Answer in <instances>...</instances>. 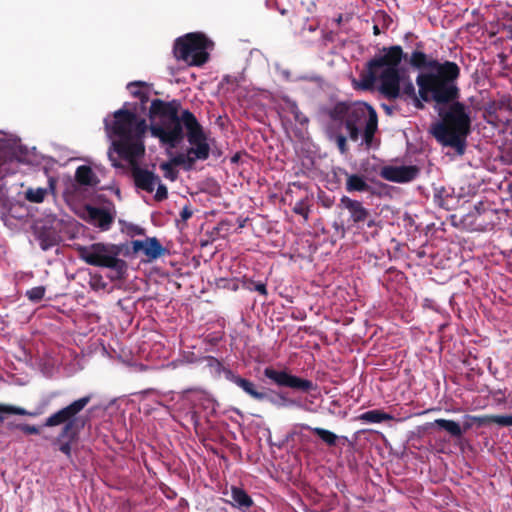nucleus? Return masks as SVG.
Masks as SVG:
<instances>
[{"label": "nucleus", "instance_id": "50", "mask_svg": "<svg viewBox=\"0 0 512 512\" xmlns=\"http://www.w3.org/2000/svg\"><path fill=\"white\" fill-rule=\"evenodd\" d=\"M469 428H470V425H469V424H467V425L465 426V430H466V429H469Z\"/></svg>", "mask_w": 512, "mask_h": 512}, {"label": "nucleus", "instance_id": "17", "mask_svg": "<svg viewBox=\"0 0 512 512\" xmlns=\"http://www.w3.org/2000/svg\"><path fill=\"white\" fill-rule=\"evenodd\" d=\"M82 216L87 222L103 231L108 230L113 222L112 215L106 209L93 206H86Z\"/></svg>", "mask_w": 512, "mask_h": 512}, {"label": "nucleus", "instance_id": "11", "mask_svg": "<svg viewBox=\"0 0 512 512\" xmlns=\"http://www.w3.org/2000/svg\"><path fill=\"white\" fill-rule=\"evenodd\" d=\"M263 374L267 379L280 387H288L303 392L315 389V385L312 381L292 375L286 370H276L272 367H266Z\"/></svg>", "mask_w": 512, "mask_h": 512}, {"label": "nucleus", "instance_id": "48", "mask_svg": "<svg viewBox=\"0 0 512 512\" xmlns=\"http://www.w3.org/2000/svg\"><path fill=\"white\" fill-rule=\"evenodd\" d=\"M383 108L388 112L391 113V109L389 106L383 105Z\"/></svg>", "mask_w": 512, "mask_h": 512}, {"label": "nucleus", "instance_id": "37", "mask_svg": "<svg viewBox=\"0 0 512 512\" xmlns=\"http://www.w3.org/2000/svg\"><path fill=\"white\" fill-rule=\"evenodd\" d=\"M446 193L445 188L441 187L440 189H437L434 195V201L437 203L440 207H443L445 209H449L447 201L444 200L443 194Z\"/></svg>", "mask_w": 512, "mask_h": 512}, {"label": "nucleus", "instance_id": "27", "mask_svg": "<svg viewBox=\"0 0 512 512\" xmlns=\"http://www.w3.org/2000/svg\"><path fill=\"white\" fill-rule=\"evenodd\" d=\"M41 411L38 412H29L21 407H16L12 405L0 404V421H3L8 415H27L31 417L37 416Z\"/></svg>", "mask_w": 512, "mask_h": 512}, {"label": "nucleus", "instance_id": "39", "mask_svg": "<svg viewBox=\"0 0 512 512\" xmlns=\"http://www.w3.org/2000/svg\"><path fill=\"white\" fill-rule=\"evenodd\" d=\"M19 430L28 435L39 434L40 429L35 425L20 424L17 426Z\"/></svg>", "mask_w": 512, "mask_h": 512}, {"label": "nucleus", "instance_id": "28", "mask_svg": "<svg viewBox=\"0 0 512 512\" xmlns=\"http://www.w3.org/2000/svg\"><path fill=\"white\" fill-rule=\"evenodd\" d=\"M48 192V188L30 187L25 191V199L32 203H42Z\"/></svg>", "mask_w": 512, "mask_h": 512}, {"label": "nucleus", "instance_id": "31", "mask_svg": "<svg viewBox=\"0 0 512 512\" xmlns=\"http://www.w3.org/2000/svg\"><path fill=\"white\" fill-rule=\"evenodd\" d=\"M46 293L45 286H36L31 289H28L25 293V296L33 303L40 302Z\"/></svg>", "mask_w": 512, "mask_h": 512}, {"label": "nucleus", "instance_id": "46", "mask_svg": "<svg viewBox=\"0 0 512 512\" xmlns=\"http://www.w3.org/2000/svg\"><path fill=\"white\" fill-rule=\"evenodd\" d=\"M131 230L133 231V233H135L137 235L144 234V230L141 227L137 226V225L131 226Z\"/></svg>", "mask_w": 512, "mask_h": 512}, {"label": "nucleus", "instance_id": "30", "mask_svg": "<svg viewBox=\"0 0 512 512\" xmlns=\"http://www.w3.org/2000/svg\"><path fill=\"white\" fill-rule=\"evenodd\" d=\"M267 400L276 407H291V406L302 407V404L300 402H298L294 399H290L282 393H278L275 397L268 395Z\"/></svg>", "mask_w": 512, "mask_h": 512}, {"label": "nucleus", "instance_id": "10", "mask_svg": "<svg viewBox=\"0 0 512 512\" xmlns=\"http://www.w3.org/2000/svg\"><path fill=\"white\" fill-rule=\"evenodd\" d=\"M27 153L18 137L0 130V179L13 173L17 162L26 161Z\"/></svg>", "mask_w": 512, "mask_h": 512}, {"label": "nucleus", "instance_id": "26", "mask_svg": "<svg viewBox=\"0 0 512 512\" xmlns=\"http://www.w3.org/2000/svg\"><path fill=\"white\" fill-rule=\"evenodd\" d=\"M432 425H437L440 428L446 430L452 437L460 438L463 435V429L460 424L453 420L447 419H436Z\"/></svg>", "mask_w": 512, "mask_h": 512}, {"label": "nucleus", "instance_id": "43", "mask_svg": "<svg viewBox=\"0 0 512 512\" xmlns=\"http://www.w3.org/2000/svg\"><path fill=\"white\" fill-rule=\"evenodd\" d=\"M161 169L164 170L166 173H165V176L167 178H170L171 180H174L175 179V176L170 172L171 170V165L169 163H163L161 164Z\"/></svg>", "mask_w": 512, "mask_h": 512}, {"label": "nucleus", "instance_id": "49", "mask_svg": "<svg viewBox=\"0 0 512 512\" xmlns=\"http://www.w3.org/2000/svg\"><path fill=\"white\" fill-rule=\"evenodd\" d=\"M466 418H470V419H473V420H480V418H478V417L469 416V415H467Z\"/></svg>", "mask_w": 512, "mask_h": 512}, {"label": "nucleus", "instance_id": "29", "mask_svg": "<svg viewBox=\"0 0 512 512\" xmlns=\"http://www.w3.org/2000/svg\"><path fill=\"white\" fill-rule=\"evenodd\" d=\"M204 361L206 363V367L209 369L210 374L215 377H219L221 374L225 376V371L229 370L228 368H225L222 363L213 356L205 357Z\"/></svg>", "mask_w": 512, "mask_h": 512}, {"label": "nucleus", "instance_id": "8", "mask_svg": "<svg viewBox=\"0 0 512 512\" xmlns=\"http://www.w3.org/2000/svg\"><path fill=\"white\" fill-rule=\"evenodd\" d=\"M213 42L202 33H188L174 44V55L190 66H201L207 62Z\"/></svg>", "mask_w": 512, "mask_h": 512}, {"label": "nucleus", "instance_id": "15", "mask_svg": "<svg viewBox=\"0 0 512 512\" xmlns=\"http://www.w3.org/2000/svg\"><path fill=\"white\" fill-rule=\"evenodd\" d=\"M338 208L347 210L349 220L354 224L364 223L369 216V210L366 209L360 201L351 199L348 196H342L340 198Z\"/></svg>", "mask_w": 512, "mask_h": 512}, {"label": "nucleus", "instance_id": "45", "mask_svg": "<svg viewBox=\"0 0 512 512\" xmlns=\"http://www.w3.org/2000/svg\"><path fill=\"white\" fill-rule=\"evenodd\" d=\"M367 227L372 228L377 226V222L375 219L370 218V215L368 216V219L365 221Z\"/></svg>", "mask_w": 512, "mask_h": 512}, {"label": "nucleus", "instance_id": "25", "mask_svg": "<svg viewBox=\"0 0 512 512\" xmlns=\"http://www.w3.org/2000/svg\"><path fill=\"white\" fill-rule=\"evenodd\" d=\"M369 185L364 177L358 174H347L346 190L348 192H366Z\"/></svg>", "mask_w": 512, "mask_h": 512}, {"label": "nucleus", "instance_id": "42", "mask_svg": "<svg viewBox=\"0 0 512 512\" xmlns=\"http://www.w3.org/2000/svg\"><path fill=\"white\" fill-rule=\"evenodd\" d=\"M255 291H257L258 293H260L261 295L263 296H266L267 295V289H266V285L263 283V282H257L255 283L254 285V288H253Z\"/></svg>", "mask_w": 512, "mask_h": 512}, {"label": "nucleus", "instance_id": "21", "mask_svg": "<svg viewBox=\"0 0 512 512\" xmlns=\"http://www.w3.org/2000/svg\"><path fill=\"white\" fill-rule=\"evenodd\" d=\"M302 429H305V430H310L312 431L314 434L318 435L319 438L328 446L332 447V446H336L337 445V441L338 440H344V441H347V437L346 436H338L337 434H335L334 432L330 431V430H327V429H324V428H320V427H311L309 426L308 424H300L299 425Z\"/></svg>", "mask_w": 512, "mask_h": 512}, {"label": "nucleus", "instance_id": "6", "mask_svg": "<svg viewBox=\"0 0 512 512\" xmlns=\"http://www.w3.org/2000/svg\"><path fill=\"white\" fill-rule=\"evenodd\" d=\"M456 99L436 103L435 108L440 119L430 126V133L443 147H449L456 155L462 156L471 131L472 109Z\"/></svg>", "mask_w": 512, "mask_h": 512}, {"label": "nucleus", "instance_id": "14", "mask_svg": "<svg viewBox=\"0 0 512 512\" xmlns=\"http://www.w3.org/2000/svg\"><path fill=\"white\" fill-rule=\"evenodd\" d=\"M225 378L240 388L245 394L257 401L268 399V394L253 381L235 374L232 370L225 371Z\"/></svg>", "mask_w": 512, "mask_h": 512}, {"label": "nucleus", "instance_id": "2", "mask_svg": "<svg viewBox=\"0 0 512 512\" xmlns=\"http://www.w3.org/2000/svg\"><path fill=\"white\" fill-rule=\"evenodd\" d=\"M328 119L325 131L330 141L335 142L341 154L347 152L346 130L351 141L358 142L366 148L372 147L378 128L377 113L365 102H338L325 111Z\"/></svg>", "mask_w": 512, "mask_h": 512}, {"label": "nucleus", "instance_id": "41", "mask_svg": "<svg viewBox=\"0 0 512 512\" xmlns=\"http://www.w3.org/2000/svg\"><path fill=\"white\" fill-rule=\"evenodd\" d=\"M57 395H58V393H57V392H52V393H50L48 396H46L45 398H43V399H42V401H41V408H42V409L46 408V407L50 404L51 400H52L54 397H56Z\"/></svg>", "mask_w": 512, "mask_h": 512}, {"label": "nucleus", "instance_id": "18", "mask_svg": "<svg viewBox=\"0 0 512 512\" xmlns=\"http://www.w3.org/2000/svg\"><path fill=\"white\" fill-rule=\"evenodd\" d=\"M132 175L136 187L148 193H152L155 190L156 184L159 182V176L139 167H133Z\"/></svg>", "mask_w": 512, "mask_h": 512}, {"label": "nucleus", "instance_id": "40", "mask_svg": "<svg viewBox=\"0 0 512 512\" xmlns=\"http://www.w3.org/2000/svg\"><path fill=\"white\" fill-rule=\"evenodd\" d=\"M192 215H193V212L188 206L183 207V209L181 210V213H180L181 219L183 221H187L188 219H190L192 217Z\"/></svg>", "mask_w": 512, "mask_h": 512}, {"label": "nucleus", "instance_id": "9", "mask_svg": "<svg viewBox=\"0 0 512 512\" xmlns=\"http://www.w3.org/2000/svg\"><path fill=\"white\" fill-rule=\"evenodd\" d=\"M78 256L89 265L105 267L123 274L126 269L124 260L118 257L120 249L112 244L94 243L88 246H77Z\"/></svg>", "mask_w": 512, "mask_h": 512}, {"label": "nucleus", "instance_id": "1", "mask_svg": "<svg viewBox=\"0 0 512 512\" xmlns=\"http://www.w3.org/2000/svg\"><path fill=\"white\" fill-rule=\"evenodd\" d=\"M403 50L400 46L384 48L378 55L369 60L357 79H353V87L369 91L377 86L380 94L388 99L403 97L415 108L422 109L425 102L416 93L413 82L406 76L402 67Z\"/></svg>", "mask_w": 512, "mask_h": 512}, {"label": "nucleus", "instance_id": "34", "mask_svg": "<svg viewBox=\"0 0 512 512\" xmlns=\"http://www.w3.org/2000/svg\"><path fill=\"white\" fill-rule=\"evenodd\" d=\"M490 421L496 423L499 426L509 427L512 426V414L511 415H494L490 417Z\"/></svg>", "mask_w": 512, "mask_h": 512}, {"label": "nucleus", "instance_id": "22", "mask_svg": "<svg viewBox=\"0 0 512 512\" xmlns=\"http://www.w3.org/2000/svg\"><path fill=\"white\" fill-rule=\"evenodd\" d=\"M75 179L82 186L95 187L99 183V179L91 167L79 166L75 173Z\"/></svg>", "mask_w": 512, "mask_h": 512}, {"label": "nucleus", "instance_id": "35", "mask_svg": "<svg viewBox=\"0 0 512 512\" xmlns=\"http://www.w3.org/2000/svg\"><path fill=\"white\" fill-rule=\"evenodd\" d=\"M128 91L135 97H138L140 101L143 103L146 99L145 94L141 91L138 82H132L127 85Z\"/></svg>", "mask_w": 512, "mask_h": 512}, {"label": "nucleus", "instance_id": "3", "mask_svg": "<svg viewBox=\"0 0 512 512\" xmlns=\"http://www.w3.org/2000/svg\"><path fill=\"white\" fill-rule=\"evenodd\" d=\"M150 132L169 148H175L183 139V126L187 130L190 147L210 155V145L196 117L184 110L181 117L170 103L155 99L150 106Z\"/></svg>", "mask_w": 512, "mask_h": 512}, {"label": "nucleus", "instance_id": "5", "mask_svg": "<svg viewBox=\"0 0 512 512\" xmlns=\"http://www.w3.org/2000/svg\"><path fill=\"white\" fill-rule=\"evenodd\" d=\"M410 64L421 69L416 84L425 102L434 101L440 104L459 98L457 79L460 69L456 63L428 60L424 52L414 51L410 56Z\"/></svg>", "mask_w": 512, "mask_h": 512}, {"label": "nucleus", "instance_id": "33", "mask_svg": "<svg viewBox=\"0 0 512 512\" xmlns=\"http://www.w3.org/2000/svg\"><path fill=\"white\" fill-rule=\"evenodd\" d=\"M293 212L302 216L305 220H308L310 210L306 201L300 200L295 203Z\"/></svg>", "mask_w": 512, "mask_h": 512}, {"label": "nucleus", "instance_id": "32", "mask_svg": "<svg viewBox=\"0 0 512 512\" xmlns=\"http://www.w3.org/2000/svg\"><path fill=\"white\" fill-rule=\"evenodd\" d=\"M480 216H481L480 210L477 206H475L473 211H471L464 217V222L465 223L469 222L470 225H473L474 230H482V229H484V227L481 222L474 223V222L470 221L471 218H475V221H477Z\"/></svg>", "mask_w": 512, "mask_h": 512}, {"label": "nucleus", "instance_id": "38", "mask_svg": "<svg viewBox=\"0 0 512 512\" xmlns=\"http://www.w3.org/2000/svg\"><path fill=\"white\" fill-rule=\"evenodd\" d=\"M199 399L203 401V406L205 409H210L211 412L215 411L216 402L214 399L206 394H200Z\"/></svg>", "mask_w": 512, "mask_h": 512}, {"label": "nucleus", "instance_id": "23", "mask_svg": "<svg viewBox=\"0 0 512 512\" xmlns=\"http://www.w3.org/2000/svg\"><path fill=\"white\" fill-rule=\"evenodd\" d=\"M231 499L230 504L238 509L248 508L253 505L252 498L240 487H231Z\"/></svg>", "mask_w": 512, "mask_h": 512}, {"label": "nucleus", "instance_id": "44", "mask_svg": "<svg viewBox=\"0 0 512 512\" xmlns=\"http://www.w3.org/2000/svg\"><path fill=\"white\" fill-rule=\"evenodd\" d=\"M6 200H7L6 190L2 185H0V205H4Z\"/></svg>", "mask_w": 512, "mask_h": 512}, {"label": "nucleus", "instance_id": "47", "mask_svg": "<svg viewBox=\"0 0 512 512\" xmlns=\"http://www.w3.org/2000/svg\"><path fill=\"white\" fill-rule=\"evenodd\" d=\"M191 418H192V420L194 422V425L197 426V424H198V417H197L195 412L192 413Z\"/></svg>", "mask_w": 512, "mask_h": 512}, {"label": "nucleus", "instance_id": "20", "mask_svg": "<svg viewBox=\"0 0 512 512\" xmlns=\"http://www.w3.org/2000/svg\"><path fill=\"white\" fill-rule=\"evenodd\" d=\"M280 108L283 112L290 113L291 115H293L295 122H297L298 124L302 126L308 124V117L300 111L297 103L291 98L287 96L282 97L280 102Z\"/></svg>", "mask_w": 512, "mask_h": 512}, {"label": "nucleus", "instance_id": "12", "mask_svg": "<svg viewBox=\"0 0 512 512\" xmlns=\"http://www.w3.org/2000/svg\"><path fill=\"white\" fill-rule=\"evenodd\" d=\"M50 226L43 224L36 230V238L42 250L47 251L56 246L61 241L60 226L61 221L57 218L48 220Z\"/></svg>", "mask_w": 512, "mask_h": 512}, {"label": "nucleus", "instance_id": "4", "mask_svg": "<svg viewBox=\"0 0 512 512\" xmlns=\"http://www.w3.org/2000/svg\"><path fill=\"white\" fill-rule=\"evenodd\" d=\"M129 107L125 103L121 109L104 118L105 131L111 140L107 154L114 167L120 166L117 157L135 166L145 152L143 139L147 130L146 121Z\"/></svg>", "mask_w": 512, "mask_h": 512}, {"label": "nucleus", "instance_id": "13", "mask_svg": "<svg viewBox=\"0 0 512 512\" xmlns=\"http://www.w3.org/2000/svg\"><path fill=\"white\" fill-rule=\"evenodd\" d=\"M131 247L134 253H143L146 262H152L167 253V249L156 237L143 240H133Z\"/></svg>", "mask_w": 512, "mask_h": 512}, {"label": "nucleus", "instance_id": "24", "mask_svg": "<svg viewBox=\"0 0 512 512\" xmlns=\"http://www.w3.org/2000/svg\"><path fill=\"white\" fill-rule=\"evenodd\" d=\"M358 419L363 423H381L384 421L393 420L394 417L389 413L374 409L360 414Z\"/></svg>", "mask_w": 512, "mask_h": 512}, {"label": "nucleus", "instance_id": "7", "mask_svg": "<svg viewBox=\"0 0 512 512\" xmlns=\"http://www.w3.org/2000/svg\"><path fill=\"white\" fill-rule=\"evenodd\" d=\"M91 400L92 395H85L76 399L69 405L51 414L44 422L45 427L63 425L61 432L54 440V444L58 446L59 451L68 459L72 457V443L77 440L80 431L86 424V419L80 413Z\"/></svg>", "mask_w": 512, "mask_h": 512}, {"label": "nucleus", "instance_id": "19", "mask_svg": "<svg viewBox=\"0 0 512 512\" xmlns=\"http://www.w3.org/2000/svg\"><path fill=\"white\" fill-rule=\"evenodd\" d=\"M209 158V155L205 154L204 151L194 149L193 147L188 148L185 152L177 153L171 160L174 165L183 166L186 170L193 168L196 161H204Z\"/></svg>", "mask_w": 512, "mask_h": 512}, {"label": "nucleus", "instance_id": "16", "mask_svg": "<svg viewBox=\"0 0 512 512\" xmlns=\"http://www.w3.org/2000/svg\"><path fill=\"white\" fill-rule=\"evenodd\" d=\"M418 169L415 166H388L382 169L381 175L384 179L405 183L416 178Z\"/></svg>", "mask_w": 512, "mask_h": 512}, {"label": "nucleus", "instance_id": "36", "mask_svg": "<svg viewBox=\"0 0 512 512\" xmlns=\"http://www.w3.org/2000/svg\"><path fill=\"white\" fill-rule=\"evenodd\" d=\"M155 188H156L155 199L157 201L165 200L168 197L167 187L164 184H162L160 180L156 184Z\"/></svg>", "mask_w": 512, "mask_h": 512}]
</instances>
